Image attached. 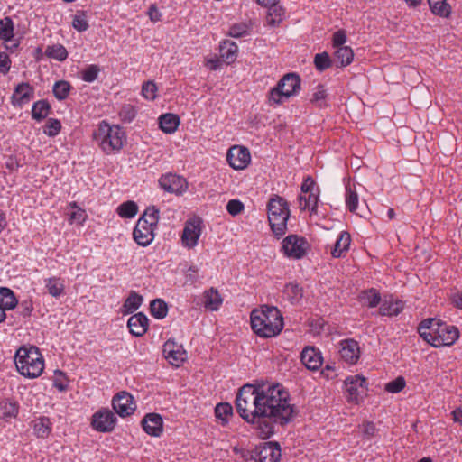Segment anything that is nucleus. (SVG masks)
<instances>
[{"label":"nucleus","mask_w":462,"mask_h":462,"mask_svg":"<svg viewBox=\"0 0 462 462\" xmlns=\"http://www.w3.org/2000/svg\"><path fill=\"white\" fill-rule=\"evenodd\" d=\"M287 398L281 384L256 382L239 389L236 407L241 418L266 439L274 434L275 425H286L292 419L294 410Z\"/></svg>","instance_id":"nucleus-1"},{"label":"nucleus","mask_w":462,"mask_h":462,"mask_svg":"<svg viewBox=\"0 0 462 462\" xmlns=\"http://www.w3.org/2000/svg\"><path fill=\"white\" fill-rule=\"evenodd\" d=\"M283 325L282 315L276 307L264 305L260 310H254L251 313L252 329L261 337L279 335Z\"/></svg>","instance_id":"nucleus-2"},{"label":"nucleus","mask_w":462,"mask_h":462,"mask_svg":"<svg viewBox=\"0 0 462 462\" xmlns=\"http://www.w3.org/2000/svg\"><path fill=\"white\" fill-rule=\"evenodd\" d=\"M14 363L17 371L23 376L36 378L40 376L44 368L42 356L35 346L20 347L15 354Z\"/></svg>","instance_id":"nucleus-3"},{"label":"nucleus","mask_w":462,"mask_h":462,"mask_svg":"<svg viewBox=\"0 0 462 462\" xmlns=\"http://www.w3.org/2000/svg\"><path fill=\"white\" fill-rule=\"evenodd\" d=\"M289 217L290 209L285 199L279 196L270 199L268 203V220L272 231L277 237L285 234Z\"/></svg>","instance_id":"nucleus-4"},{"label":"nucleus","mask_w":462,"mask_h":462,"mask_svg":"<svg viewBox=\"0 0 462 462\" xmlns=\"http://www.w3.org/2000/svg\"><path fill=\"white\" fill-rule=\"evenodd\" d=\"M94 138L106 153H110L122 148L125 132L118 125L110 126L103 122L99 125L97 131L95 132Z\"/></svg>","instance_id":"nucleus-5"},{"label":"nucleus","mask_w":462,"mask_h":462,"mask_svg":"<svg viewBox=\"0 0 462 462\" xmlns=\"http://www.w3.org/2000/svg\"><path fill=\"white\" fill-rule=\"evenodd\" d=\"M300 78L297 73L285 74L277 83L276 87L269 92V102L280 105L283 98H289L299 93L300 89Z\"/></svg>","instance_id":"nucleus-6"},{"label":"nucleus","mask_w":462,"mask_h":462,"mask_svg":"<svg viewBox=\"0 0 462 462\" xmlns=\"http://www.w3.org/2000/svg\"><path fill=\"white\" fill-rule=\"evenodd\" d=\"M281 447L276 441L263 442L256 446L250 457L258 462H279L281 459Z\"/></svg>","instance_id":"nucleus-7"},{"label":"nucleus","mask_w":462,"mask_h":462,"mask_svg":"<svg viewBox=\"0 0 462 462\" xmlns=\"http://www.w3.org/2000/svg\"><path fill=\"white\" fill-rule=\"evenodd\" d=\"M308 248L309 244L306 239L297 235H290L282 241L284 254L290 258L301 259Z\"/></svg>","instance_id":"nucleus-8"},{"label":"nucleus","mask_w":462,"mask_h":462,"mask_svg":"<svg viewBox=\"0 0 462 462\" xmlns=\"http://www.w3.org/2000/svg\"><path fill=\"white\" fill-rule=\"evenodd\" d=\"M117 419L108 409H101L92 416L91 425L98 432H112L116 427Z\"/></svg>","instance_id":"nucleus-9"},{"label":"nucleus","mask_w":462,"mask_h":462,"mask_svg":"<svg viewBox=\"0 0 462 462\" xmlns=\"http://www.w3.org/2000/svg\"><path fill=\"white\" fill-rule=\"evenodd\" d=\"M229 165L235 170H244L251 161L250 152L246 147L233 146L226 155Z\"/></svg>","instance_id":"nucleus-10"},{"label":"nucleus","mask_w":462,"mask_h":462,"mask_svg":"<svg viewBox=\"0 0 462 462\" xmlns=\"http://www.w3.org/2000/svg\"><path fill=\"white\" fill-rule=\"evenodd\" d=\"M113 409L120 417H126L135 411L133 396L127 392L118 393L112 400Z\"/></svg>","instance_id":"nucleus-11"},{"label":"nucleus","mask_w":462,"mask_h":462,"mask_svg":"<svg viewBox=\"0 0 462 462\" xmlns=\"http://www.w3.org/2000/svg\"><path fill=\"white\" fill-rule=\"evenodd\" d=\"M436 333L438 338L435 340L437 342L435 343V347L451 346L459 337L458 329L455 326H448L441 322L436 328Z\"/></svg>","instance_id":"nucleus-12"},{"label":"nucleus","mask_w":462,"mask_h":462,"mask_svg":"<svg viewBox=\"0 0 462 462\" xmlns=\"http://www.w3.org/2000/svg\"><path fill=\"white\" fill-rule=\"evenodd\" d=\"M159 183L162 189L170 193L182 194L187 189L186 180L176 174L162 175Z\"/></svg>","instance_id":"nucleus-13"},{"label":"nucleus","mask_w":462,"mask_h":462,"mask_svg":"<svg viewBox=\"0 0 462 462\" xmlns=\"http://www.w3.org/2000/svg\"><path fill=\"white\" fill-rule=\"evenodd\" d=\"M200 234L199 219H190L187 221L182 233L183 244L189 248L194 247L198 244Z\"/></svg>","instance_id":"nucleus-14"},{"label":"nucleus","mask_w":462,"mask_h":462,"mask_svg":"<svg viewBox=\"0 0 462 462\" xmlns=\"http://www.w3.org/2000/svg\"><path fill=\"white\" fill-rule=\"evenodd\" d=\"M300 359L306 368L311 371L319 370L323 363L320 351L314 346L304 347L300 354Z\"/></svg>","instance_id":"nucleus-15"},{"label":"nucleus","mask_w":462,"mask_h":462,"mask_svg":"<svg viewBox=\"0 0 462 462\" xmlns=\"http://www.w3.org/2000/svg\"><path fill=\"white\" fill-rule=\"evenodd\" d=\"M134 241L141 246L149 245L154 238V229L144 220H138L133 232Z\"/></svg>","instance_id":"nucleus-16"},{"label":"nucleus","mask_w":462,"mask_h":462,"mask_svg":"<svg viewBox=\"0 0 462 462\" xmlns=\"http://www.w3.org/2000/svg\"><path fill=\"white\" fill-rule=\"evenodd\" d=\"M340 346L341 358L348 364H356L360 356L358 343L354 339H346L340 342Z\"/></svg>","instance_id":"nucleus-17"},{"label":"nucleus","mask_w":462,"mask_h":462,"mask_svg":"<svg viewBox=\"0 0 462 462\" xmlns=\"http://www.w3.org/2000/svg\"><path fill=\"white\" fill-rule=\"evenodd\" d=\"M162 418L158 413H148L142 420L143 430L154 437H159L162 433Z\"/></svg>","instance_id":"nucleus-18"},{"label":"nucleus","mask_w":462,"mask_h":462,"mask_svg":"<svg viewBox=\"0 0 462 462\" xmlns=\"http://www.w3.org/2000/svg\"><path fill=\"white\" fill-rule=\"evenodd\" d=\"M33 95L34 88L29 83H20L16 86L12 96L13 105L22 107L33 97Z\"/></svg>","instance_id":"nucleus-19"},{"label":"nucleus","mask_w":462,"mask_h":462,"mask_svg":"<svg viewBox=\"0 0 462 462\" xmlns=\"http://www.w3.org/2000/svg\"><path fill=\"white\" fill-rule=\"evenodd\" d=\"M149 319L142 312L131 316L128 319L127 326L132 335L142 337L148 329Z\"/></svg>","instance_id":"nucleus-20"},{"label":"nucleus","mask_w":462,"mask_h":462,"mask_svg":"<svg viewBox=\"0 0 462 462\" xmlns=\"http://www.w3.org/2000/svg\"><path fill=\"white\" fill-rule=\"evenodd\" d=\"M346 391L348 393L349 401H357L359 396V388H366V379L362 375L348 376L345 380Z\"/></svg>","instance_id":"nucleus-21"},{"label":"nucleus","mask_w":462,"mask_h":462,"mask_svg":"<svg viewBox=\"0 0 462 462\" xmlns=\"http://www.w3.org/2000/svg\"><path fill=\"white\" fill-rule=\"evenodd\" d=\"M238 46L235 42L226 40L219 46L221 58L227 63H233L237 57Z\"/></svg>","instance_id":"nucleus-22"},{"label":"nucleus","mask_w":462,"mask_h":462,"mask_svg":"<svg viewBox=\"0 0 462 462\" xmlns=\"http://www.w3.org/2000/svg\"><path fill=\"white\" fill-rule=\"evenodd\" d=\"M19 405L16 401L3 399L0 401V417L5 420L15 418L18 414Z\"/></svg>","instance_id":"nucleus-23"},{"label":"nucleus","mask_w":462,"mask_h":462,"mask_svg":"<svg viewBox=\"0 0 462 462\" xmlns=\"http://www.w3.org/2000/svg\"><path fill=\"white\" fill-rule=\"evenodd\" d=\"M204 306L210 310H217L223 302L217 289L211 287L203 293Z\"/></svg>","instance_id":"nucleus-24"},{"label":"nucleus","mask_w":462,"mask_h":462,"mask_svg":"<svg viewBox=\"0 0 462 462\" xmlns=\"http://www.w3.org/2000/svg\"><path fill=\"white\" fill-rule=\"evenodd\" d=\"M159 125L162 132L172 134L177 130L180 125V117L171 113L162 115L159 117Z\"/></svg>","instance_id":"nucleus-25"},{"label":"nucleus","mask_w":462,"mask_h":462,"mask_svg":"<svg viewBox=\"0 0 462 462\" xmlns=\"http://www.w3.org/2000/svg\"><path fill=\"white\" fill-rule=\"evenodd\" d=\"M351 238L347 232H341L331 250V254L334 258H339L342 254L348 250Z\"/></svg>","instance_id":"nucleus-26"},{"label":"nucleus","mask_w":462,"mask_h":462,"mask_svg":"<svg viewBox=\"0 0 462 462\" xmlns=\"http://www.w3.org/2000/svg\"><path fill=\"white\" fill-rule=\"evenodd\" d=\"M18 301L12 290L6 287H0V307L4 311L13 310Z\"/></svg>","instance_id":"nucleus-27"},{"label":"nucleus","mask_w":462,"mask_h":462,"mask_svg":"<svg viewBox=\"0 0 462 462\" xmlns=\"http://www.w3.org/2000/svg\"><path fill=\"white\" fill-rule=\"evenodd\" d=\"M51 111V105L46 99L35 102L32 107V117L37 122L45 119Z\"/></svg>","instance_id":"nucleus-28"},{"label":"nucleus","mask_w":462,"mask_h":462,"mask_svg":"<svg viewBox=\"0 0 462 462\" xmlns=\"http://www.w3.org/2000/svg\"><path fill=\"white\" fill-rule=\"evenodd\" d=\"M283 294L291 304H296L301 300L303 290L298 283L290 282L285 285Z\"/></svg>","instance_id":"nucleus-29"},{"label":"nucleus","mask_w":462,"mask_h":462,"mask_svg":"<svg viewBox=\"0 0 462 462\" xmlns=\"http://www.w3.org/2000/svg\"><path fill=\"white\" fill-rule=\"evenodd\" d=\"M33 431L37 438H47L51 432V422L48 417H40L33 421Z\"/></svg>","instance_id":"nucleus-30"},{"label":"nucleus","mask_w":462,"mask_h":462,"mask_svg":"<svg viewBox=\"0 0 462 462\" xmlns=\"http://www.w3.org/2000/svg\"><path fill=\"white\" fill-rule=\"evenodd\" d=\"M381 301V295L375 289L364 291L360 293V303L368 308L376 307Z\"/></svg>","instance_id":"nucleus-31"},{"label":"nucleus","mask_w":462,"mask_h":462,"mask_svg":"<svg viewBox=\"0 0 462 462\" xmlns=\"http://www.w3.org/2000/svg\"><path fill=\"white\" fill-rule=\"evenodd\" d=\"M353 58V50L348 46L339 47L334 53L335 60L337 61L341 67L349 65L352 62Z\"/></svg>","instance_id":"nucleus-32"},{"label":"nucleus","mask_w":462,"mask_h":462,"mask_svg":"<svg viewBox=\"0 0 462 462\" xmlns=\"http://www.w3.org/2000/svg\"><path fill=\"white\" fill-rule=\"evenodd\" d=\"M143 300V296H141L134 291H131L129 296L125 300V303L123 305V312L128 314L135 311L141 306Z\"/></svg>","instance_id":"nucleus-33"},{"label":"nucleus","mask_w":462,"mask_h":462,"mask_svg":"<svg viewBox=\"0 0 462 462\" xmlns=\"http://www.w3.org/2000/svg\"><path fill=\"white\" fill-rule=\"evenodd\" d=\"M431 12L441 17H448L451 13V7L447 0H428Z\"/></svg>","instance_id":"nucleus-34"},{"label":"nucleus","mask_w":462,"mask_h":462,"mask_svg":"<svg viewBox=\"0 0 462 462\" xmlns=\"http://www.w3.org/2000/svg\"><path fill=\"white\" fill-rule=\"evenodd\" d=\"M151 314L157 319H162L167 316L168 305L162 299H155L150 304Z\"/></svg>","instance_id":"nucleus-35"},{"label":"nucleus","mask_w":462,"mask_h":462,"mask_svg":"<svg viewBox=\"0 0 462 462\" xmlns=\"http://www.w3.org/2000/svg\"><path fill=\"white\" fill-rule=\"evenodd\" d=\"M14 22L6 16L0 20V39L4 42H10L14 37Z\"/></svg>","instance_id":"nucleus-36"},{"label":"nucleus","mask_w":462,"mask_h":462,"mask_svg":"<svg viewBox=\"0 0 462 462\" xmlns=\"http://www.w3.org/2000/svg\"><path fill=\"white\" fill-rule=\"evenodd\" d=\"M160 210L155 206L148 207L138 220H144L149 227L155 230L159 222Z\"/></svg>","instance_id":"nucleus-37"},{"label":"nucleus","mask_w":462,"mask_h":462,"mask_svg":"<svg viewBox=\"0 0 462 462\" xmlns=\"http://www.w3.org/2000/svg\"><path fill=\"white\" fill-rule=\"evenodd\" d=\"M117 214L124 218H133L138 212V206L133 200H127L118 206Z\"/></svg>","instance_id":"nucleus-38"},{"label":"nucleus","mask_w":462,"mask_h":462,"mask_svg":"<svg viewBox=\"0 0 462 462\" xmlns=\"http://www.w3.org/2000/svg\"><path fill=\"white\" fill-rule=\"evenodd\" d=\"M403 309L402 301H383L380 306V314L383 316H397Z\"/></svg>","instance_id":"nucleus-39"},{"label":"nucleus","mask_w":462,"mask_h":462,"mask_svg":"<svg viewBox=\"0 0 462 462\" xmlns=\"http://www.w3.org/2000/svg\"><path fill=\"white\" fill-rule=\"evenodd\" d=\"M45 54L51 59H55L59 61H63L68 57V51L66 48L61 44H53L48 46L45 50Z\"/></svg>","instance_id":"nucleus-40"},{"label":"nucleus","mask_w":462,"mask_h":462,"mask_svg":"<svg viewBox=\"0 0 462 462\" xmlns=\"http://www.w3.org/2000/svg\"><path fill=\"white\" fill-rule=\"evenodd\" d=\"M216 417L225 425L228 422L229 417L233 415V407L228 402H221L215 407Z\"/></svg>","instance_id":"nucleus-41"},{"label":"nucleus","mask_w":462,"mask_h":462,"mask_svg":"<svg viewBox=\"0 0 462 462\" xmlns=\"http://www.w3.org/2000/svg\"><path fill=\"white\" fill-rule=\"evenodd\" d=\"M319 191L307 193L308 196H300V204L303 209L309 208L312 212L316 211L319 203Z\"/></svg>","instance_id":"nucleus-42"},{"label":"nucleus","mask_w":462,"mask_h":462,"mask_svg":"<svg viewBox=\"0 0 462 462\" xmlns=\"http://www.w3.org/2000/svg\"><path fill=\"white\" fill-rule=\"evenodd\" d=\"M71 89L70 84L66 80H59L57 81L53 88L52 92L54 97L58 100H64L68 97L69 91Z\"/></svg>","instance_id":"nucleus-43"},{"label":"nucleus","mask_w":462,"mask_h":462,"mask_svg":"<svg viewBox=\"0 0 462 462\" xmlns=\"http://www.w3.org/2000/svg\"><path fill=\"white\" fill-rule=\"evenodd\" d=\"M45 286L48 292L53 297H59L64 291L63 282L56 277L45 279Z\"/></svg>","instance_id":"nucleus-44"},{"label":"nucleus","mask_w":462,"mask_h":462,"mask_svg":"<svg viewBox=\"0 0 462 462\" xmlns=\"http://www.w3.org/2000/svg\"><path fill=\"white\" fill-rule=\"evenodd\" d=\"M314 65L319 71H324L331 67L332 60L327 52H321L315 55Z\"/></svg>","instance_id":"nucleus-45"},{"label":"nucleus","mask_w":462,"mask_h":462,"mask_svg":"<svg viewBox=\"0 0 462 462\" xmlns=\"http://www.w3.org/2000/svg\"><path fill=\"white\" fill-rule=\"evenodd\" d=\"M61 129V123L55 118H50L43 129V133L49 137H54L59 134Z\"/></svg>","instance_id":"nucleus-46"},{"label":"nucleus","mask_w":462,"mask_h":462,"mask_svg":"<svg viewBox=\"0 0 462 462\" xmlns=\"http://www.w3.org/2000/svg\"><path fill=\"white\" fill-rule=\"evenodd\" d=\"M346 205L350 212L355 213L358 205V195L349 186L346 187Z\"/></svg>","instance_id":"nucleus-47"},{"label":"nucleus","mask_w":462,"mask_h":462,"mask_svg":"<svg viewBox=\"0 0 462 462\" xmlns=\"http://www.w3.org/2000/svg\"><path fill=\"white\" fill-rule=\"evenodd\" d=\"M327 97V92L323 85L319 84L315 88V91L312 94L310 98V102L315 104L316 106L322 107L324 105V101Z\"/></svg>","instance_id":"nucleus-48"},{"label":"nucleus","mask_w":462,"mask_h":462,"mask_svg":"<svg viewBox=\"0 0 462 462\" xmlns=\"http://www.w3.org/2000/svg\"><path fill=\"white\" fill-rule=\"evenodd\" d=\"M165 358L168 359L170 364L179 366L187 358V353L182 349L181 346H178L177 349L172 352V356H166Z\"/></svg>","instance_id":"nucleus-49"},{"label":"nucleus","mask_w":462,"mask_h":462,"mask_svg":"<svg viewBox=\"0 0 462 462\" xmlns=\"http://www.w3.org/2000/svg\"><path fill=\"white\" fill-rule=\"evenodd\" d=\"M100 69L97 65H89L82 71V79L86 82L91 83L97 79Z\"/></svg>","instance_id":"nucleus-50"},{"label":"nucleus","mask_w":462,"mask_h":462,"mask_svg":"<svg viewBox=\"0 0 462 462\" xmlns=\"http://www.w3.org/2000/svg\"><path fill=\"white\" fill-rule=\"evenodd\" d=\"M406 382L402 376H398L396 379L389 382L385 385V390L389 393H396L401 392L405 387Z\"/></svg>","instance_id":"nucleus-51"},{"label":"nucleus","mask_w":462,"mask_h":462,"mask_svg":"<svg viewBox=\"0 0 462 462\" xmlns=\"http://www.w3.org/2000/svg\"><path fill=\"white\" fill-rule=\"evenodd\" d=\"M157 86L152 81H147L143 84L142 94L148 100L156 98Z\"/></svg>","instance_id":"nucleus-52"},{"label":"nucleus","mask_w":462,"mask_h":462,"mask_svg":"<svg viewBox=\"0 0 462 462\" xmlns=\"http://www.w3.org/2000/svg\"><path fill=\"white\" fill-rule=\"evenodd\" d=\"M53 386L60 392H64L68 388L67 378L65 374L60 370H56L54 373Z\"/></svg>","instance_id":"nucleus-53"},{"label":"nucleus","mask_w":462,"mask_h":462,"mask_svg":"<svg viewBox=\"0 0 462 462\" xmlns=\"http://www.w3.org/2000/svg\"><path fill=\"white\" fill-rule=\"evenodd\" d=\"M72 26L74 29H76L78 32H85L88 28V23L85 17V15L82 14H77L74 16L72 21Z\"/></svg>","instance_id":"nucleus-54"},{"label":"nucleus","mask_w":462,"mask_h":462,"mask_svg":"<svg viewBox=\"0 0 462 462\" xmlns=\"http://www.w3.org/2000/svg\"><path fill=\"white\" fill-rule=\"evenodd\" d=\"M440 321L437 320L436 319H426L422 320L419 327H418V332L421 331H430L436 332V328L438 325H439Z\"/></svg>","instance_id":"nucleus-55"},{"label":"nucleus","mask_w":462,"mask_h":462,"mask_svg":"<svg viewBox=\"0 0 462 462\" xmlns=\"http://www.w3.org/2000/svg\"><path fill=\"white\" fill-rule=\"evenodd\" d=\"M226 210L231 216H237L244 210V204L238 199H231L227 202Z\"/></svg>","instance_id":"nucleus-56"},{"label":"nucleus","mask_w":462,"mask_h":462,"mask_svg":"<svg viewBox=\"0 0 462 462\" xmlns=\"http://www.w3.org/2000/svg\"><path fill=\"white\" fill-rule=\"evenodd\" d=\"M333 47L337 49L339 47H345V43L346 42V34L344 30H338L333 33Z\"/></svg>","instance_id":"nucleus-57"},{"label":"nucleus","mask_w":462,"mask_h":462,"mask_svg":"<svg viewBox=\"0 0 462 462\" xmlns=\"http://www.w3.org/2000/svg\"><path fill=\"white\" fill-rule=\"evenodd\" d=\"M247 25L245 23L234 24L229 31V35L233 38H239L247 33Z\"/></svg>","instance_id":"nucleus-58"},{"label":"nucleus","mask_w":462,"mask_h":462,"mask_svg":"<svg viewBox=\"0 0 462 462\" xmlns=\"http://www.w3.org/2000/svg\"><path fill=\"white\" fill-rule=\"evenodd\" d=\"M300 189L302 193L306 194L311 193V191H319V188L316 186V183L311 177H307L304 180L303 183L301 184Z\"/></svg>","instance_id":"nucleus-59"},{"label":"nucleus","mask_w":462,"mask_h":462,"mask_svg":"<svg viewBox=\"0 0 462 462\" xmlns=\"http://www.w3.org/2000/svg\"><path fill=\"white\" fill-rule=\"evenodd\" d=\"M11 68V60L5 52H0V72L6 74Z\"/></svg>","instance_id":"nucleus-60"},{"label":"nucleus","mask_w":462,"mask_h":462,"mask_svg":"<svg viewBox=\"0 0 462 462\" xmlns=\"http://www.w3.org/2000/svg\"><path fill=\"white\" fill-rule=\"evenodd\" d=\"M420 336L430 345L435 347V340H437L438 336L436 332H433L432 330L429 331H421L419 332Z\"/></svg>","instance_id":"nucleus-61"},{"label":"nucleus","mask_w":462,"mask_h":462,"mask_svg":"<svg viewBox=\"0 0 462 462\" xmlns=\"http://www.w3.org/2000/svg\"><path fill=\"white\" fill-rule=\"evenodd\" d=\"M86 213L85 210L82 208H78L76 211H73L70 214V220L71 221H77L79 223H82L85 221L86 218Z\"/></svg>","instance_id":"nucleus-62"},{"label":"nucleus","mask_w":462,"mask_h":462,"mask_svg":"<svg viewBox=\"0 0 462 462\" xmlns=\"http://www.w3.org/2000/svg\"><path fill=\"white\" fill-rule=\"evenodd\" d=\"M321 374L327 379L333 378L337 375L335 365L328 364L325 368L321 370Z\"/></svg>","instance_id":"nucleus-63"},{"label":"nucleus","mask_w":462,"mask_h":462,"mask_svg":"<svg viewBox=\"0 0 462 462\" xmlns=\"http://www.w3.org/2000/svg\"><path fill=\"white\" fill-rule=\"evenodd\" d=\"M178 345L174 341L168 340L163 346L164 356H172V352L177 349Z\"/></svg>","instance_id":"nucleus-64"}]
</instances>
